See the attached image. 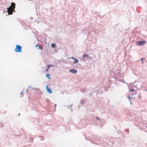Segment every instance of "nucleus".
Masks as SVG:
<instances>
[{
  "mask_svg": "<svg viewBox=\"0 0 147 147\" xmlns=\"http://www.w3.org/2000/svg\"><path fill=\"white\" fill-rule=\"evenodd\" d=\"M15 6L16 4L15 3H12L11 5L9 8H7V12L9 15L12 14L13 11L15 12Z\"/></svg>",
  "mask_w": 147,
  "mask_h": 147,
  "instance_id": "obj_1",
  "label": "nucleus"
},
{
  "mask_svg": "<svg viewBox=\"0 0 147 147\" xmlns=\"http://www.w3.org/2000/svg\"><path fill=\"white\" fill-rule=\"evenodd\" d=\"M146 43V42L145 40H140L136 42L137 44L140 46H143Z\"/></svg>",
  "mask_w": 147,
  "mask_h": 147,
  "instance_id": "obj_2",
  "label": "nucleus"
},
{
  "mask_svg": "<svg viewBox=\"0 0 147 147\" xmlns=\"http://www.w3.org/2000/svg\"><path fill=\"white\" fill-rule=\"evenodd\" d=\"M22 47L19 45H17L16 46V48L15 49V51L17 52H22Z\"/></svg>",
  "mask_w": 147,
  "mask_h": 147,
  "instance_id": "obj_3",
  "label": "nucleus"
},
{
  "mask_svg": "<svg viewBox=\"0 0 147 147\" xmlns=\"http://www.w3.org/2000/svg\"><path fill=\"white\" fill-rule=\"evenodd\" d=\"M69 71L70 72L74 74H76L77 72V71L76 70L74 69L70 70Z\"/></svg>",
  "mask_w": 147,
  "mask_h": 147,
  "instance_id": "obj_4",
  "label": "nucleus"
},
{
  "mask_svg": "<svg viewBox=\"0 0 147 147\" xmlns=\"http://www.w3.org/2000/svg\"><path fill=\"white\" fill-rule=\"evenodd\" d=\"M47 89V91L49 93H52V90H51V88H48V86H46V87Z\"/></svg>",
  "mask_w": 147,
  "mask_h": 147,
  "instance_id": "obj_5",
  "label": "nucleus"
},
{
  "mask_svg": "<svg viewBox=\"0 0 147 147\" xmlns=\"http://www.w3.org/2000/svg\"><path fill=\"white\" fill-rule=\"evenodd\" d=\"M53 66V65H47L48 68L46 69V71L47 72H48V70L49 69V68H50V67H52Z\"/></svg>",
  "mask_w": 147,
  "mask_h": 147,
  "instance_id": "obj_6",
  "label": "nucleus"
},
{
  "mask_svg": "<svg viewBox=\"0 0 147 147\" xmlns=\"http://www.w3.org/2000/svg\"><path fill=\"white\" fill-rule=\"evenodd\" d=\"M78 62H79V61L78 59H74V63H78Z\"/></svg>",
  "mask_w": 147,
  "mask_h": 147,
  "instance_id": "obj_7",
  "label": "nucleus"
},
{
  "mask_svg": "<svg viewBox=\"0 0 147 147\" xmlns=\"http://www.w3.org/2000/svg\"><path fill=\"white\" fill-rule=\"evenodd\" d=\"M137 94V91L136 90H135L133 92L132 94V95H136Z\"/></svg>",
  "mask_w": 147,
  "mask_h": 147,
  "instance_id": "obj_8",
  "label": "nucleus"
},
{
  "mask_svg": "<svg viewBox=\"0 0 147 147\" xmlns=\"http://www.w3.org/2000/svg\"><path fill=\"white\" fill-rule=\"evenodd\" d=\"M51 47L53 48H54L55 47V43H52L51 45Z\"/></svg>",
  "mask_w": 147,
  "mask_h": 147,
  "instance_id": "obj_9",
  "label": "nucleus"
},
{
  "mask_svg": "<svg viewBox=\"0 0 147 147\" xmlns=\"http://www.w3.org/2000/svg\"><path fill=\"white\" fill-rule=\"evenodd\" d=\"M46 77L47 78L49 79H50V75L49 74H46Z\"/></svg>",
  "mask_w": 147,
  "mask_h": 147,
  "instance_id": "obj_10",
  "label": "nucleus"
},
{
  "mask_svg": "<svg viewBox=\"0 0 147 147\" xmlns=\"http://www.w3.org/2000/svg\"><path fill=\"white\" fill-rule=\"evenodd\" d=\"M88 55L87 54H84L83 56V57H88Z\"/></svg>",
  "mask_w": 147,
  "mask_h": 147,
  "instance_id": "obj_11",
  "label": "nucleus"
},
{
  "mask_svg": "<svg viewBox=\"0 0 147 147\" xmlns=\"http://www.w3.org/2000/svg\"><path fill=\"white\" fill-rule=\"evenodd\" d=\"M135 90H134L133 88H132L131 89H130L129 90V91L130 92H134Z\"/></svg>",
  "mask_w": 147,
  "mask_h": 147,
  "instance_id": "obj_12",
  "label": "nucleus"
},
{
  "mask_svg": "<svg viewBox=\"0 0 147 147\" xmlns=\"http://www.w3.org/2000/svg\"><path fill=\"white\" fill-rule=\"evenodd\" d=\"M133 97H131L130 96H128V98L129 99V100L130 101V99L131 98H133Z\"/></svg>",
  "mask_w": 147,
  "mask_h": 147,
  "instance_id": "obj_13",
  "label": "nucleus"
},
{
  "mask_svg": "<svg viewBox=\"0 0 147 147\" xmlns=\"http://www.w3.org/2000/svg\"><path fill=\"white\" fill-rule=\"evenodd\" d=\"M145 59V58H141V61H142V63H144V62L143 61V59Z\"/></svg>",
  "mask_w": 147,
  "mask_h": 147,
  "instance_id": "obj_14",
  "label": "nucleus"
},
{
  "mask_svg": "<svg viewBox=\"0 0 147 147\" xmlns=\"http://www.w3.org/2000/svg\"><path fill=\"white\" fill-rule=\"evenodd\" d=\"M130 102V104L131 105H132V103L131 102V101L130 100V101H129Z\"/></svg>",
  "mask_w": 147,
  "mask_h": 147,
  "instance_id": "obj_15",
  "label": "nucleus"
},
{
  "mask_svg": "<svg viewBox=\"0 0 147 147\" xmlns=\"http://www.w3.org/2000/svg\"><path fill=\"white\" fill-rule=\"evenodd\" d=\"M70 58H72L74 60L75 59V58L74 57H72L71 58H70Z\"/></svg>",
  "mask_w": 147,
  "mask_h": 147,
  "instance_id": "obj_16",
  "label": "nucleus"
},
{
  "mask_svg": "<svg viewBox=\"0 0 147 147\" xmlns=\"http://www.w3.org/2000/svg\"><path fill=\"white\" fill-rule=\"evenodd\" d=\"M38 45H36V47H38Z\"/></svg>",
  "mask_w": 147,
  "mask_h": 147,
  "instance_id": "obj_17",
  "label": "nucleus"
},
{
  "mask_svg": "<svg viewBox=\"0 0 147 147\" xmlns=\"http://www.w3.org/2000/svg\"><path fill=\"white\" fill-rule=\"evenodd\" d=\"M40 48V47H39L38 48V49H39Z\"/></svg>",
  "mask_w": 147,
  "mask_h": 147,
  "instance_id": "obj_18",
  "label": "nucleus"
},
{
  "mask_svg": "<svg viewBox=\"0 0 147 147\" xmlns=\"http://www.w3.org/2000/svg\"><path fill=\"white\" fill-rule=\"evenodd\" d=\"M97 119H99V118L98 117H97Z\"/></svg>",
  "mask_w": 147,
  "mask_h": 147,
  "instance_id": "obj_19",
  "label": "nucleus"
},
{
  "mask_svg": "<svg viewBox=\"0 0 147 147\" xmlns=\"http://www.w3.org/2000/svg\"><path fill=\"white\" fill-rule=\"evenodd\" d=\"M146 128H147V126H146Z\"/></svg>",
  "mask_w": 147,
  "mask_h": 147,
  "instance_id": "obj_20",
  "label": "nucleus"
},
{
  "mask_svg": "<svg viewBox=\"0 0 147 147\" xmlns=\"http://www.w3.org/2000/svg\"><path fill=\"white\" fill-rule=\"evenodd\" d=\"M55 106H56V105H55Z\"/></svg>",
  "mask_w": 147,
  "mask_h": 147,
  "instance_id": "obj_21",
  "label": "nucleus"
},
{
  "mask_svg": "<svg viewBox=\"0 0 147 147\" xmlns=\"http://www.w3.org/2000/svg\"><path fill=\"white\" fill-rule=\"evenodd\" d=\"M146 91H147V90H146Z\"/></svg>",
  "mask_w": 147,
  "mask_h": 147,
  "instance_id": "obj_22",
  "label": "nucleus"
}]
</instances>
